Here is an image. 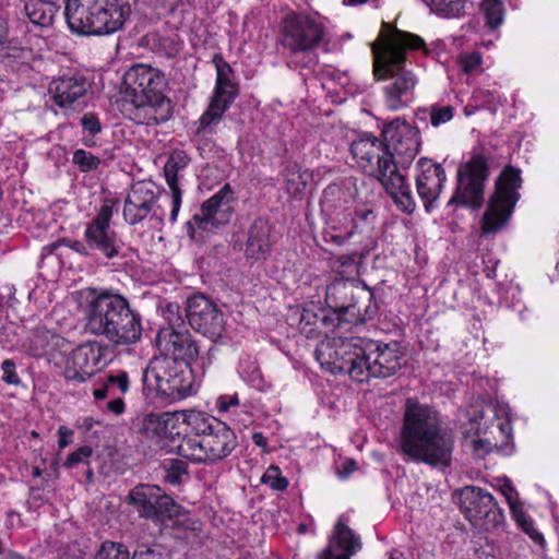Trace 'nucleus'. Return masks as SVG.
<instances>
[{
	"label": "nucleus",
	"instance_id": "25",
	"mask_svg": "<svg viewBox=\"0 0 559 559\" xmlns=\"http://www.w3.org/2000/svg\"><path fill=\"white\" fill-rule=\"evenodd\" d=\"M190 158L185 151H174L165 166L164 176L167 186L171 192V211L169 219L175 223L181 206L182 190L179 187L180 173L188 166Z\"/></svg>",
	"mask_w": 559,
	"mask_h": 559
},
{
	"label": "nucleus",
	"instance_id": "64",
	"mask_svg": "<svg viewBox=\"0 0 559 559\" xmlns=\"http://www.w3.org/2000/svg\"><path fill=\"white\" fill-rule=\"evenodd\" d=\"M93 395L96 400H104L106 397L114 396L115 392H111L107 381L105 380L100 388L94 389Z\"/></svg>",
	"mask_w": 559,
	"mask_h": 559
},
{
	"label": "nucleus",
	"instance_id": "36",
	"mask_svg": "<svg viewBox=\"0 0 559 559\" xmlns=\"http://www.w3.org/2000/svg\"><path fill=\"white\" fill-rule=\"evenodd\" d=\"M481 10L490 28H497L502 23L503 3L501 0H483Z\"/></svg>",
	"mask_w": 559,
	"mask_h": 559
},
{
	"label": "nucleus",
	"instance_id": "40",
	"mask_svg": "<svg viewBox=\"0 0 559 559\" xmlns=\"http://www.w3.org/2000/svg\"><path fill=\"white\" fill-rule=\"evenodd\" d=\"M212 62L216 69V83L215 85H226L236 83L234 78V71L229 63L223 58L221 53H215L212 58Z\"/></svg>",
	"mask_w": 559,
	"mask_h": 559
},
{
	"label": "nucleus",
	"instance_id": "47",
	"mask_svg": "<svg viewBox=\"0 0 559 559\" xmlns=\"http://www.w3.org/2000/svg\"><path fill=\"white\" fill-rule=\"evenodd\" d=\"M106 381L111 390V392H115V395L118 394H124L129 389V378L126 372H120L116 376H108L106 378Z\"/></svg>",
	"mask_w": 559,
	"mask_h": 559
},
{
	"label": "nucleus",
	"instance_id": "29",
	"mask_svg": "<svg viewBox=\"0 0 559 559\" xmlns=\"http://www.w3.org/2000/svg\"><path fill=\"white\" fill-rule=\"evenodd\" d=\"M156 495L157 486L140 484L129 491L127 502L136 510L140 518L147 520L157 514L153 506V502H156Z\"/></svg>",
	"mask_w": 559,
	"mask_h": 559
},
{
	"label": "nucleus",
	"instance_id": "14",
	"mask_svg": "<svg viewBox=\"0 0 559 559\" xmlns=\"http://www.w3.org/2000/svg\"><path fill=\"white\" fill-rule=\"evenodd\" d=\"M460 507L469 521H484L487 530L504 521L503 511L492 495L476 486H466L460 491Z\"/></svg>",
	"mask_w": 559,
	"mask_h": 559
},
{
	"label": "nucleus",
	"instance_id": "17",
	"mask_svg": "<svg viewBox=\"0 0 559 559\" xmlns=\"http://www.w3.org/2000/svg\"><path fill=\"white\" fill-rule=\"evenodd\" d=\"M234 201V191L226 183L213 197L203 202L201 215L195 214L187 223L188 233L193 237L194 227L207 229L209 225L216 227L229 222L233 214L231 202Z\"/></svg>",
	"mask_w": 559,
	"mask_h": 559
},
{
	"label": "nucleus",
	"instance_id": "30",
	"mask_svg": "<svg viewBox=\"0 0 559 559\" xmlns=\"http://www.w3.org/2000/svg\"><path fill=\"white\" fill-rule=\"evenodd\" d=\"M179 424H185L193 433L192 437L203 438L210 435L221 423L219 419L198 411L177 413ZM191 437V435H189Z\"/></svg>",
	"mask_w": 559,
	"mask_h": 559
},
{
	"label": "nucleus",
	"instance_id": "22",
	"mask_svg": "<svg viewBox=\"0 0 559 559\" xmlns=\"http://www.w3.org/2000/svg\"><path fill=\"white\" fill-rule=\"evenodd\" d=\"M419 174L416 176V188L427 212L433 207L447 180L445 171L440 164L427 157L417 162Z\"/></svg>",
	"mask_w": 559,
	"mask_h": 559
},
{
	"label": "nucleus",
	"instance_id": "33",
	"mask_svg": "<svg viewBox=\"0 0 559 559\" xmlns=\"http://www.w3.org/2000/svg\"><path fill=\"white\" fill-rule=\"evenodd\" d=\"M227 109V107L211 99L207 109L202 114V116L199 119V128L197 132L199 134L212 133L213 127L219 123L224 112Z\"/></svg>",
	"mask_w": 559,
	"mask_h": 559
},
{
	"label": "nucleus",
	"instance_id": "32",
	"mask_svg": "<svg viewBox=\"0 0 559 559\" xmlns=\"http://www.w3.org/2000/svg\"><path fill=\"white\" fill-rule=\"evenodd\" d=\"M367 293L369 294V297H361V302L367 304L364 306L357 304L355 308H352V312L348 314L346 323L364 324L376 317L378 312L377 304L372 300V293L369 289H367Z\"/></svg>",
	"mask_w": 559,
	"mask_h": 559
},
{
	"label": "nucleus",
	"instance_id": "35",
	"mask_svg": "<svg viewBox=\"0 0 559 559\" xmlns=\"http://www.w3.org/2000/svg\"><path fill=\"white\" fill-rule=\"evenodd\" d=\"M511 513L519 526L538 545H544L545 539L533 524L532 519L523 511L522 504L512 509Z\"/></svg>",
	"mask_w": 559,
	"mask_h": 559
},
{
	"label": "nucleus",
	"instance_id": "27",
	"mask_svg": "<svg viewBox=\"0 0 559 559\" xmlns=\"http://www.w3.org/2000/svg\"><path fill=\"white\" fill-rule=\"evenodd\" d=\"M271 226L267 221L259 217L253 221L249 230L246 243V253L250 258H263L271 250Z\"/></svg>",
	"mask_w": 559,
	"mask_h": 559
},
{
	"label": "nucleus",
	"instance_id": "24",
	"mask_svg": "<svg viewBox=\"0 0 559 559\" xmlns=\"http://www.w3.org/2000/svg\"><path fill=\"white\" fill-rule=\"evenodd\" d=\"M361 549V540L340 518L326 548L318 559H352Z\"/></svg>",
	"mask_w": 559,
	"mask_h": 559
},
{
	"label": "nucleus",
	"instance_id": "3",
	"mask_svg": "<svg viewBox=\"0 0 559 559\" xmlns=\"http://www.w3.org/2000/svg\"><path fill=\"white\" fill-rule=\"evenodd\" d=\"M332 371L348 374L356 382L389 378L402 367L404 354L399 342L349 338L329 347Z\"/></svg>",
	"mask_w": 559,
	"mask_h": 559
},
{
	"label": "nucleus",
	"instance_id": "2",
	"mask_svg": "<svg viewBox=\"0 0 559 559\" xmlns=\"http://www.w3.org/2000/svg\"><path fill=\"white\" fill-rule=\"evenodd\" d=\"M454 435L439 413L415 399H407L399 436V451L408 460L432 467L450 466Z\"/></svg>",
	"mask_w": 559,
	"mask_h": 559
},
{
	"label": "nucleus",
	"instance_id": "57",
	"mask_svg": "<svg viewBox=\"0 0 559 559\" xmlns=\"http://www.w3.org/2000/svg\"><path fill=\"white\" fill-rule=\"evenodd\" d=\"M81 124L84 130L88 131L91 134H96L100 131V122L99 119L91 112L84 114L81 118Z\"/></svg>",
	"mask_w": 559,
	"mask_h": 559
},
{
	"label": "nucleus",
	"instance_id": "18",
	"mask_svg": "<svg viewBox=\"0 0 559 559\" xmlns=\"http://www.w3.org/2000/svg\"><path fill=\"white\" fill-rule=\"evenodd\" d=\"M104 348L97 342L78 346L68 357L63 370L67 381L83 383L98 371L103 362Z\"/></svg>",
	"mask_w": 559,
	"mask_h": 559
},
{
	"label": "nucleus",
	"instance_id": "48",
	"mask_svg": "<svg viewBox=\"0 0 559 559\" xmlns=\"http://www.w3.org/2000/svg\"><path fill=\"white\" fill-rule=\"evenodd\" d=\"M179 311L180 307L177 302H169L165 306L163 313L169 325L167 329L176 330V326H180L183 323Z\"/></svg>",
	"mask_w": 559,
	"mask_h": 559
},
{
	"label": "nucleus",
	"instance_id": "31",
	"mask_svg": "<svg viewBox=\"0 0 559 559\" xmlns=\"http://www.w3.org/2000/svg\"><path fill=\"white\" fill-rule=\"evenodd\" d=\"M153 506L157 514L156 516L148 518L147 520H151L156 524H164L167 520L177 519L181 515L182 508L158 486L156 502H153Z\"/></svg>",
	"mask_w": 559,
	"mask_h": 559
},
{
	"label": "nucleus",
	"instance_id": "20",
	"mask_svg": "<svg viewBox=\"0 0 559 559\" xmlns=\"http://www.w3.org/2000/svg\"><path fill=\"white\" fill-rule=\"evenodd\" d=\"M179 415L177 413H146L136 417L133 427L136 432L146 439H171L173 442L182 438L177 429Z\"/></svg>",
	"mask_w": 559,
	"mask_h": 559
},
{
	"label": "nucleus",
	"instance_id": "9",
	"mask_svg": "<svg viewBox=\"0 0 559 559\" xmlns=\"http://www.w3.org/2000/svg\"><path fill=\"white\" fill-rule=\"evenodd\" d=\"M521 185L520 169L513 166L504 167L496 180L495 193L489 198L481 218L483 234H495L507 225L520 199Z\"/></svg>",
	"mask_w": 559,
	"mask_h": 559
},
{
	"label": "nucleus",
	"instance_id": "37",
	"mask_svg": "<svg viewBox=\"0 0 559 559\" xmlns=\"http://www.w3.org/2000/svg\"><path fill=\"white\" fill-rule=\"evenodd\" d=\"M163 466L165 469L164 479L171 485H179L182 476L187 475L188 465L181 460H166Z\"/></svg>",
	"mask_w": 559,
	"mask_h": 559
},
{
	"label": "nucleus",
	"instance_id": "6",
	"mask_svg": "<svg viewBox=\"0 0 559 559\" xmlns=\"http://www.w3.org/2000/svg\"><path fill=\"white\" fill-rule=\"evenodd\" d=\"M350 152L362 170L383 186L403 212L412 214L415 211L416 203L406 177L396 169L393 158H390L383 138L380 140L365 134L352 143Z\"/></svg>",
	"mask_w": 559,
	"mask_h": 559
},
{
	"label": "nucleus",
	"instance_id": "21",
	"mask_svg": "<svg viewBox=\"0 0 559 559\" xmlns=\"http://www.w3.org/2000/svg\"><path fill=\"white\" fill-rule=\"evenodd\" d=\"M154 182L142 180L133 183L123 204V219L129 225H136L144 221L152 212L157 199Z\"/></svg>",
	"mask_w": 559,
	"mask_h": 559
},
{
	"label": "nucleus",
	"instance_id": "49",
	"mask_svg": "<svg viewBox=\"0 0 559 559\" xmlns=\"http://www.w3.org/2000/svg\"><path fill=\"white\" fill-rule=\"evenodd\" d=\"M130 559H168V557L156 546L140 545Z\"/></svg>",
	"mask_w": 559,
	"mask_h": 559
},
{
	"label": "nucleus",
	"instance_id": "41",
	"mask_svg": "<svg viewBox=\"0 0 559 559\" xmlns=\"http://www.w3.org/2000/svg\"><path fill=\"white\" fill-rule=\"evenodd\" d=\"M72 163L76 165L82 173H88L98 168L100 159L92 153L79 148L73 152Z\"/></svg>",
	"mask_w": 559,
	"mask_h": 559
},
{
	"label": "nucleus",
	"instance_id": "54",
	"mask_svg": "<svg viewBox=\"0 0 559 559\" xmlns=\"http://www.w3.org/2000/svg\"><path fill=\"white\" fill-rule=\"evenodd\" d=\"M361 229L360 225L356 219H354V226L352 229L345 235L332 234L330 231H325L324 237L326 241H331L337 246L345 245L354 235H356V230Z\"/></svg>",
	"mask_w": 559,
	"mask_h": 559
},
{
	"label": "nucleus",
	"instance_id": "7",
	"mask_svg": "<svg viewBox=\"0 0 559 559\" xmlns=\"http://www.w3.org/2000/svg\"><path fill=\"white\" fill-rule=\"evenodd\" d=\"M131 12L119 0H68L64 15L69 28L79 35H109L122 28Z\"/></svg>",
	"mask_w": 559,
	"mask_h": 559
},
{
	"label": "nucleus",
	"instance_id": "42",
	"mask_svg": "<svg viewBox=\"0 0 559 559\" xmlns=\"http://www.w3.org/2000/svg\"><path fill=\"white\" fill-rule=\"evenodd\" d=\"M333 269L341 275L340 278L354 280L358 269L355 255H340L333 263Z\"/></svg>",
	"mask_w": 559,
	"mask_h": 559
},
{
	"label": "nucleus",
	"instance_id": "51",
	"mask_svg": "<svg viewBox=\"0 0 559 559\" xmlns=\"http://www.w3.org/2000/svg\"><path fill=\"white\" fill-rule=\"evenodd\" d=\"M92 454H93V449L91 447H88V445L80 447L78 450H75L68 456V459L64 463V466L71 468L79 463L87 462V460L92 456Z\"/></svg>",
	"mask_w": 559,
	"mask_h": 559
},
{
	"label": "nucleus",
	"instance_id": "60",
	"mask_svg": "<svg viewBox=\"0 0 559 559\" xmlns=\"http://www.w3.org/2000/svg\"><path fill=\"white\" fill-rule=\"evenodd\" d=\"M66 245L72 249L73 251L78 252L81 255L90 257L92 254V249L90 247L88 242H83L80 240H67Z\"/></svg>",
	"mask_w": 559,
	"mask_h": 559
},
{
	"label": "nucleus",
	"instance_id": "34",
	"mask_svg": "<svg viewBox=\"0 0 559 559\" xmlns=\"http://www.w3.org/2000/svg\"><path fill=\"white\" fill-rule=\"evenodd\" d=\"M464 0H427L431 12L442 17H457L464 9Z\"/></svg>",
	"mask_w": 559,
	"mask_h": 559
},
{
	"label": "nucleus",
	"instance_id": "63",
	"mask_svg": "<svg viewBox=\"0 0 559 559\" xmlns=\"http://www.w3.org/2000/svg\"><path fill=\"white\" fill-rule=\"evenodd\" d=\"M107 409L115 415H121L124 412V402L120 396H111V400L107 403Z\"/></svg>",
	"mask_w": 559,
	"mask_h": 559
},
{
	"label": "nucleus",
	"instance_id": "58",
	"mask_svg": "<svg viewBox=\"0 0 559 559\" xmlns=\"http://www.w3.org/2000/svg\"><path fill=\"white\" fill-rule=\"evenodd\" d=\"M58 559H84V552L78 545H68L62 548Z\"/></svg>",
	"mask_w": 559,
	"mask_h": 559
},
{
	"label": "nucleus",
	"instance_id": "26",
	"mask_svg": "<svg viewBox=\"0 0 559 559\" xmlns=\"http://www.w3.org/2000/svg\"><path fill=\"white\" fill-rule=\"evenodd\" d=\"M86 92L85 80L80 75H62L49 84V93L60 107L73 104Z\"/></svg>",
	"mask_w": 559,
	"mask_h": 559
},
{
	"label": "nucleus",
	"instance_id": "50",
	"mask_svg": "<svg viewBox=\"0 0 559 559\" xmlns=\"http://www.w3.org/2000/svg\"><path fill=\"white\" fill-rule=\"evenodd\" d=\"M499 490L501 495L506 498L510 510L521 506L522 503L519 500V493L513 487L512 483L509 479H503L499 486Z\"/></svg>",
	"mask_w": 559,
	"mask_h": 559
},
{
	"label": "nucleus",
	"instance_id": "43",
	"mask_svg": "<svg viewBox=\"0 0 559 559\" xmlns=\"http://www.w3.org/2000/svg\"><path fill=\"white\" fill-rule=\"evenodd\" d=\"M261 481L269 485L273 490H284L288 486V480L281 475L277 466H270L263 474Z\"/></svg>",
	"mask_w": 559,
	"mask_h": 559
},
{
	"label": "nucleus",
	"instance_id": "46",
	"mask_svg": "<svg viewBox=\"0 0 559 559\" xmlns=\"http://www.w3.org/2000/svg\"><path fill=\"white\" fill-rule=\"evenodd\" d=\"M321 310L316 305L306 307L300 312L299 324L300 330L304 331L306 326H314L320 321Z\"/></svg>",
	"mask_w": 559,
	"mask_h": 559
},
{
	"label": "nucleus",
	"instance_id": "8",
	"mask_svg": "<svg viewBox=\"0 0 559 559\" xmlns=\"http://www.w3.org/2000/svg\"><path fill=\"white\" fill-rule=\"evenodd\" d=\"M143 393L153 401L159 396L163 402L185 399L192 393V369L168 356L153 357L143 372Z\"/></svg>",
	"mask_w": 559,
	"mask_h": 559
},
{
	"label": "nucleus",
	"instance_id": "45",
	"mask_svg": "<svg viewBox=\"0 0 559 559\" xmlns=\"http://www.w3.org/2000/svg\"><path fill=\"white\" fill-rule=\"evenodd\" d=\"M376 215L372 210H356L355 216L352 218V223L354 224V219L358 222L361 229L356 230V234H361L364 231H369L373 229Z\"/></svg>",
	"mask_w": 559,
	"mask_h": 559
},
{
	"label": "nucleus",
	"instance_id": "39",
	"mask_svg": "<svg viewBox=\"0 0 559 559\" xmlns=\"http://www.w3.org/2000/svg\"><path fill=\"white\" fill-rule=\"evenodd\" d=\"M239 94L238 83L215 85L212 100L229 108Z\"/></svg>",
	"mask_w": 559,
	"mask_h": 559
},
{
	"label": "nucleus",
	"instance_id": "55",
	"mask_svg": "<svg viewBox=\"0 0 559 559\" xmlns=\"http://www.w3.org/2000/svg\"><path fill=\"white\" fill-rule=\"evenodd\" d=\"M481 64V56L478 52H472L460 59V66L464 73H472Z\"/></svg>",
	"mask_w": 559,
	"mask_h": 559
},
{
	"label": "nucleus",
	"instance_id": "56",
	"mask_svg": "<svg viewBox=\"0 0 559 559\" xmlns=\"http://www.w3.org/2000/svg\"><path fill=\"white\" fill-rule=\"evenodd\" d=\"M1 368L3 371L2 379L4 382H7L8 384H14V385L20 383V378L15 372V364L13 362V360L5 359L2 362Z\"/></svg>",
	"mask_w": 559,
	"mask_h": 559
},
{
	"label": "nucleus",
	"instance_id": "11",
	"mask_svg": "<svg viewBox=\"0 0 559 559\" xmlns=\"http://www.w3.org/2000/svg\"><path fill=\"white\" fill-rule=\"evenodd\" d=\"M237 447L235 432L223 421L206 437H189L185 433L174 444L177 453L192 462H216L227 457Z\"/></svg>",
	"mask_w": 559,
	"mask_h": 559
},
{
	"label": "nucleus",
	"instance_id": "16",
	"mask_svg": "<svg viewBox=\"0 0 559 559\" xmlns=\"http://www.w3.org/2000/svg\"><path fill=\"white\" fill-rule=\"evenodd\" d=\"M187 318L192 329L215 341L224 332V314L217 305L203 294L187 300Z\"/></svg>",
	"mask_w": 559,
	"mask_h": 559
},
{
	"label": "nucleus",
	"instance_id": "28",
	"mask_svg": "<svg viewBox=\"0 0 559 559\" xmlns=\"http://www.w3.org/2000/svg\"><path fill=\"white\" fill-rule=\"evenodd\" d=\"M59 9L52 0H24L22 12L35 26L48 27L52 25Z\"/></svg>",
	"mask_w": 559,
	"mask_h": 559
},
{
	"label": "nucleus",
	"instance_id": "19",
	"mask_svg": "<svg viewBox=\"0 0 559 559\" xmlns=\"http://www.w3.org/2000/svg\"><path fill=\"white\" fill-rule=\"evenodd\" d=\"M156 346L162 356L175 358L190 366L200 354V347L188 332H179L174 329H160L155 338Z\"/></svg>",
	"mask_w": 559,
	"mask_h": 559
},
{
	"label": "nucleus",
	"instance_id": "62",
	"mask_svg": "<svg viewBox=\"0 0 559 559\" xmlns=\"http://www.w3.org/2000/svg\"><path fill=\"white\" fill-rule=\"evenodd\" d=\"M357 468V464L354 460L347 459L345 460L341 467L337 469V476L341 479L347 478L355 469Z\"/></svg>",
	"mask_w": 559,
	"mask_h": 559
},
{
	"label": "nucleus",
	"instance_id": "5",
	"mask_svg": "<svg viewBox=\"0 0 559 559\" xmlns=\"http://www.w3.org/2000/svg\"><path fill=\"white\" fill-rule=\"evenodd\" d=\"M164 73L148 64L138 63L123 74L121 92L133 106L136 123L157 126L168 121L173 115L171 100L164 95Z\"/></svg>",
	"mask_w": 559,
	"mask_h": 559
},
{
	"label": "nucleus",
	"instance_id": "12",
	"mask_svg": "<svg viewBox=\"0 0 559 559\" xmlns=\"http://www.w3.org/2000/svg\"><path fill=\"white\" fill-rule=\"evenodd\" d=\"M488 176L489 169L486 157L474 154L459 167L455 192L448 204H456L473 210L480 209L485 201L484 190Z\"/></svg>",
	"mask_w": 559,
	"mask_h": 559
},
{
	"label": "nucleus",
	"instance_id": "15",
	"mask_svg": "<svg viewBox=\"0 0 559 559\" xmlns=\"http://www.w3.org/2000/svg\"><path fill=\"white\" fill-rule=\"evenodd\" d=\"M112 207L108 204L100 206L97 215L85 228L84 239L93 251H99L105 258L118 257L124 243L116 231L110 228Z\"/></svg>",
	"mask_w": 559,
	"mask_h": 559
},
{
	"label": "nucleus",
	"instance_id": "13",
	"mask_svg": "<svg viewBox=\"0 0 559 559\" xmlns=\"http://www.w3.org/2000/svg\"><path fill=\"white\" fill-rule=\"evenodd\" d=\"M381 138L384 139L389 156L393 158L397 170L400 167H409L419 153L420 132L404 119L395 118L385 124Z\"/></svg>",
	"mask_w": 559,
	"mask_h": 559
},
{
	"label": "nucleus",
	"instance_id": "10",
	"mask_svg": "<svg viewBox=\"0 0 559 559\" xmlns=\"http://www.w3.org/2000/svg\"><path fill=\"white\" fill-rule=\"evenodd\" d=\"M326 26L323 17L307 12H288L281 23V44L292 55L311 53L323 43Z\"/></svg>",
	"mask_w": 559,
	"mask_h": 559
},
{
	"label": "nucleus",
	"instance_id": "4",
	"mask_svg": "<svg viewBox=\"0 0 559 559\" xmlns=\"http://www.w3.org/2000/svg\"><path fill=\"white\" fill-rule=\"evenodd\" d=\"M84 319L86 332L103 336L115 346H129L141 340L142 317L120 294L93 290L86 301Z\"/></svg>",
	"mask_w": 559,
	"mask_h": 559
},
{
	"label": "nucleus",
	"instance_id": "23",
	"mask_svg": "<svg viewBox=\"0 0 559 559\" xmlns=\"http://www.w3.org/2000/svg\"><path fill=\"white\" fill-rule=\"evenodd\" d=\"M361 297H369L367 288L360 287L355 280L336 278L326 288L325 302L331 310L341 311L346 322L352 308L361 304Z\"/></svg>",
	"mask_w": 559,
	"mask_h": 559
},
{
	"label": "nucleus",
	"instance_id": "61",
	"mask_svg": "<svg viewBox=\"0 0 559 559\" xmlns=\"http://www.w3.org/2000/svg\"><path fill=\"white\" fill-rule=\"evenodd\" d=\"M58 444L60 449H64L72 442L73 431L66 426H60L58 429Z\"/></svg>",
	"mask_w": 559,
	"mask_h": 559
},
{
	"label": "nucleus",
	"instance_id": "52",
	"mask_svg": "<svg viewBox=\"0 0 559 559\" xmlns=\"http://www.w3.org/2000/svg\"><path fill=\"white\" fill-rule=\"evenodd\" d=\"M284 176L289 183L295 186V191H299L300 187L304 188L306 186L305 177H307V174L306 173L301 174L296 165H294L292 167H287L285 169Z\"/></svg>",
	"mask_w": 559,
	"mask_h": 559
},
{
	"label": "nucleus",
	"instance_id": "1",
	"mask_svg": "<svg viewBox=\"0 0 559 559\" xmlns=\"http://www.w3.org/2000/svg\"><path fill=\"white\" fill-rule=\"evenodd\" d=\"M406 50L429 52L420 36L399 28L383 34L381 43L372 45L373 74L377 81L383 82V100L392 111L405 108L414 100L418 83L415 73L407 68L411 62L406 58Z\"/></svg>",
	"mask_w": 559,
	"mask_h": 559
},
{
	"label": "nucleus",
	"instance_id": "53",
	"mask_svg": "<svg viewBox=\"0 0 559 559\" xmlns=\"http://www.w3.org/2000/svg\"><path fill=\"white\" fill-rule=\"evenodd\" d=\"M320 322L326 329H334L341 326L345 322V318H342L341 311L331 310L328 313L325 310H321Z\"/></svg>",
	"mask_w": 559,
	"mask_h": 559
},
{
	"label": "nucleus",
	"instance_id": "59",
	"mask_svg": "<svg viewBox=\"0 0 559 559\" xmlns=\"http://www.w3.org/2000/svg\"><path fill=\"white\" fill-rule=\"evenodd\" d=\"M216 404L221 412H227L230 407L239 405V399L237 394L222 395Z\"/></svg>",
	"mask_w": 559,
	"mask_h": 559
},
{
	"label": "nucleus",
	"instance_id": "44",
	"mask_svg": "<svg viewBox=\"0 0 559 559\" xmlns=\"http://www.w3.org/2000/svg\"><path fill=\"white\" fill-rule=\"evenodd\" d=\"M452 106H438L432 105L430 107V122L433 127H438L442 123L450 121L453 118Z\"/></svg>",
	"mask_w": 559,
	"mask_h": 559
},
{
	"label": "nucleus",
	"instance_id": "38",
	"mask_svg": "<svg viewBox=\"0 0 559 559\" xmlns=\"http://www.w3.org/2000/svg\"><path fill=\"white\" fill-rule=\"evenodd\" d=\"M94 559H130V552L123 544L105 542Z\"/></svg>",
	"mask_w": 559,
	"mask_h": 559
}]
</instances>
